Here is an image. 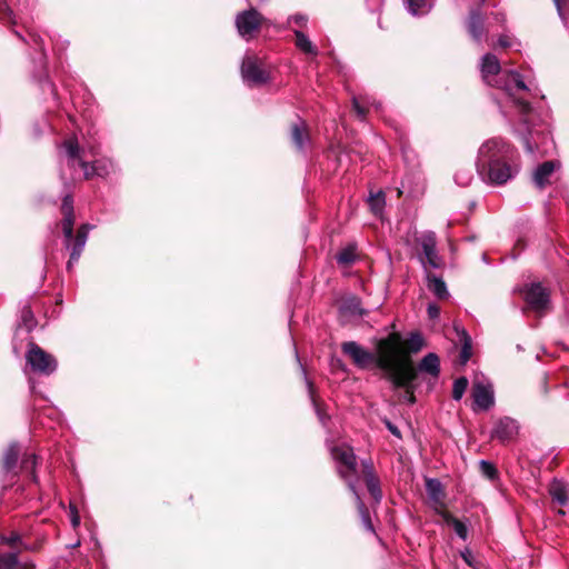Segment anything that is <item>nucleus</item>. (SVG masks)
I'll list each match as a JSON object with an SVG mask.
<instances>
[{"instance_id":"33","label":"nucleus","mask_w":569,"mask_h":569,"mask_svg":"<svg viewBox=\"0 0 569 569\" xmlns=\"http://www.w3.org/2000/svg\"><path fill=\"white\" fill-rule=\"evenodd\" d=\"M0 19L11 23H16L13 10L8 4L7 0H0Z\"/></svg>"},{"instance_id":"46","label":"nucleus","mask_w":569,"mask_h":569,"mask_svg":"<svg viewBox=\"0 0 569 569\" xmlns=\"http://www.w3.org/2000/svg\"><path fill=\"white\" fill-rule=\"evenodd\" d=\"M20 537L17 533H12L9 538L6 539V542L10 546H13L18 542Z\"/></svg>"},{"instance_id":"1","label":"nucleus","mask_w":569,"mask_h":569,"mask_svg":"<svg viewBox=\"0 0 569 569\" xmlns=\"http://www.w3.org/2000/svg\"><path fill=\"white\" fill-rule=\"evenodd\" d=\"M342 352L350 357L353 363L363 369L376 363L386 372L392 383L407 386L416 376V369L400 356L401 336L393 332L381 339L377 347V356L372 355L355 341L343 342Z\"/></svg>"},{"instance_id":"39","label":"nucleus","mask_w":569,"mask_h":569,"mask_svg":"<svg viewBox=\"0 0 569 569\" xmlns=\"http://www.w3.org/2000/svg\"><path fill=\"white\" fill-rule=\"evenodd\" d=\"M353 108L360 119H365L367 114V109L361 104L360 100L358 98H353Z\"/></svg>"},{"instance_id":"11","label":"nucleus","mask_w":569,"mask_h":569,"mask_svg":"<svg viewBox=\"0 0 569 569\" xmlns=\"http://www.w3.org/2000/svg\"><path fill=\"white\" fill-rule=\"evenodd\" d=\"M472 398L475 410H488L495 402L491 385L483 381H475L472 386Z\"/></svg>"},{"instance_id":"2","label":"nucleus","mask_w":569,"mask_h":569,"mask_svg":"<svg viewBox=\"0 0 569 569\" xmlns=\"http://www.w3.org/2000/svg\"><path fill=\"white\" fill-rule=\"evenodd\" d=\"M480 71L483 81L491 87L500 89L506 99L512 103L521 116L522 122L528 127V134L523 137V143L528 152L535 151L531 142L535 132L529 129L531 106L526 101L521 93L529 90L528 86L521 79V76L515 71L502 70L498 58L492 53H487L481 59Z\"/></svg>"},{"instance_id":"45","label":"nucleus","mask_w":569,"mask_h":569,"mask_svg":"<svg viewBox=\"0 0 569 569\" xmlns=\"http://www.w3.org/2000/svg\"><path fill=\"white\" fill-rule=\"evenodd\" d=\"M492 18L498 22V23H501L503 24L505 21H506V17L502 12H496V13H491Z\"/></svg>"},{"instance_id":"43","label":"nucleus","mask_w":569,"mask_h":569,"mask_svg":"<svg viewBox=\"0 0 569 569\" xmlns=\"http://www.w3.org/2000/svg\"><path fill=\"white\" fill-rule=\"evenodd\" d=\"M292 21L296 24H298L300 27H303L307 23V18L305 16H302V14H296V16L292 17Z\"/></svg>"},{"instance_id":"7","label":"nucleus","mask_w":569,"mask_h":569,"mask_svg":"<svg viewBox=\"0 0 569 569\" xmlns=\"http://www.w3.org/2000/svg\"><path fill=\"white\" fill-rule=\"evenodd\" d=\"M26 359L31 369L41 375L49 376L57 369L54 357L33 342L29 345Z\"/></svg>"},{"instance_id":"13","label":"nucleus","mask_w":569,"mask_h":569,"mask_svg":"<svg viewBox=\"0 0 569 569\" xmlns=\"http://www.w3.org/2000/svg\"><path fill=\"white\" fill-rule=\"evenodd\" d=\"M467 30L470 37L478 43L487 37L488 30L485 28V17L479 7L470 10Z\"/></svg>"},{"instance_id":"10","label":"nucleus","mask_w":569,"mask_h":569,"mask_svg":"<svg viewBox=\"0 0 569 569\" xmlns=\"http://www.w3.org/2000/svg\"><path fill=\"white\" fill-rule=\"evenodd\" d=\"M426 492L430 506L438 515L441 516L447 512L446 491L440 480L436 478L426 479Z\"/></svg>"},{"instance_id":"26","label":"nucleus","mask_w":569,"mask_h":569,"mask_svg":"<svg viewBox=\"0 0 569 569\" xmlns=\"http://www.w3.org/2000/svg\"><path fill=\"white\" fill-rule=\"evenodd\" d=\"M442 519L446 523L452 526L457 536H459L462 540L467 539V527L463 522H461L459 519L455 518L451 513L448 511L441 515Z\"/></svg>"},{"instance_id":"34","label":"nucleus","mask_w":569,"mask_h":569,"mask_svg":"<svg viewBox=\"0 0 569 569\" xmlns=\"http://www.w3.org/2000/svg\"><path fill=\"white\" fill-rule=\"evenodd\" d=\"M369 204L371 207V210L378 214L382 211V208L385 206V197L381 191H379L376 194H371L369 199Z\"/></svg>"},{"instance_id":"12","label":"nucleus","mask_w":569,"mask_h":569,"mask_svg":"<svg viewBox=\"0 0 569 569\" xmlns=\"http://www.w3.org/2000/svg\"><path fill=\"white\" fill-rule=\"evenodd\" d=\"M525 300L535 311H542L549 303V293L540 283H531L525 291Z\"/></svg>"},{"instance_id":"36","label":"nucleus","mask_w":569,"mask_h":569,"mask_svg":"<svg viewBox=\"0 0 569 569\" xmlns=\"http://www.w3.org/2000/svg\"><path fill=\"white\" fill-rule=\"evenodd\" d=\"M36 463H37V457L34 455H28V456H24L22 462H21V468L31 472L32 475V480L36 482L37 481V476L34 475V467H36Z\"/></svg>"},{"instance_id":"19","label":"nucleus","mask_w":569,"mask_h":569,"mask_svg":"<svg viewBox=\"0 0 569 569\" xmlns=\"http://www.w3.org/2000/svg\"><path fill=\"white\" fill-rule=\"evenodd\" d=\"M291 139L298 149H303L309 143V132L303 120H298L291 126Z\"/></svg>"},{"instance_id":"18","label":"nucleus","mask_w":569,"mask_h":569,"mask_svg":"<svg viewBox=\"0 0 569 569\" xmlns=\"http://www.w3.org/2000/svg\"><path fill=\"white\" fill-rule=\"evenodd\" d=\"M559 166L560 163L553 160L546 161L538 166L532 176L535 184L540 189L547 186L550 182L551 174Z\"/></svg>"},{"instance_id":"14","label":"nucleus","mask_w":569,"mask_h":569,"mask_svg":"<svg viewBox=\"0 0 569 569\" xmlns=\"http://www.w3.org/2000/svg\"><path fill=\"white\" fill-rule=\"evenodd\" d=\"M519 426L512 418L505 417L497 420L491 438L498 439L501 442L510 441L518 435Z\"/></svg>"},{"instance_id":"49","label":"nucleus","mask_w":569,"mask_h":569,"mask_svg":"<svg viewBox=\"0 0 569 569\" xmlns=\"http://www.w3.org/2000/svg\"><path fill=\"white\" fill-rule=\"evenodd\" d=\"M316 410L319 416V419L321 420L322 423H325V416L322 415V412L320 411V409L318 407H316Z\"/></svg>"},{"instance_id":"27","label":"nucleus","mask_w":569,"mask_h":569,"mask_svg":"<svg viewBox=\"0 0 569 569\" xmlns=\"http://www.w3.org/2000/svg\"><path fill=\"white\" fill-rule=\"evenodd\" d=\"M18 456H19V448L17 445H11L6 453H4V457H3V468L6 471H11L16 465H17V461H18Z\"/></svg>"},{"instance_id":"17","label":"nucleus","mask_w":569,"mask_h":569,"mask_svg":"<svg viewBox=\"0 0 569 569\" xmlns=\"http://www.w3.org/2000/svg\"><path fill=\"white\" fill-rule=\"evenodd\" d=\"M362 468H363L362 472H363V477L366 480L368 491L372 496V498L377 502H379L382 497V493H381V489H380L379 479L377 478V476L375 473L373 466H372L371 461H363Z\"/></svg>"},{"instance_id":"22","label":"nucleus","mask_w":569,"mask_h":569,"mask_svg":"<svg viewBox=\"0 0 569 569\" xmlns=\"http://www.w3.org/2000/svg\"><path fill=\"white\" fill-rule=\"evenodd\" d=\"M427 288L439 299H446L449 296L445 281L436 274L427 276Z\"/></svg>"},{"instance_id":"48","label":"nucleus","mask_w":569,"mask_h":569,"mask_svg":"<svg viewBox=\"0 0 569 569\" xmlns=\"http://www.w3.org/2000/svg\"><path fill=\"white\" fill-rule=\"evenodd\" d=\"M71 522H72V526L73 527H77L80 522V519L77 515H73L72 518H71Z\"/></svg>"},{"instance_id":"6","label":"nucleus","mask_w":569,"mask_h":569,"mask_svg":"<svg viewBox=\"0 0 569 569\" xmlns=\"http://www.w3.org/2000/svg\"><path fill=\"white\" fill-rule=\"evenodd\" d=\"M331 456L337 462L339 476L347 482L352 493H356L358 482L357 458L351 447L339 445L331 448Z\"/></svg>"},{"instance_id":"42","label":"nucleus","mask_w":569,"mask_h":569,"mask_svg":"<svg viewBox=\"0 0 569 569\" xmlns=\"http://www.w3.org/2000/svg\"><path fill=\"white\" fill-rule=\"evenodd\" d=\"M417 377V375L415 376ZM416 378H413L407 386H400L401 388H406L407 390V400L408 402L410 403H413L415 402V396H413V392L410 390V385L412 383V381L415 380ZM396 387H398L396 383H393Z\"/></svg>"},{"instance_id":"3","label":"nucleus","mask_w":569,"mask_h":569,"mask_svg":"<svg viewBox=\"0 0 569 569\" xmlns=\"http://www.w3.org/2000/svg\"><path fill=\"white\" fill-rule=\"evenodd\" d=\"M515 148L501 138L485 141L478 151L479 174L491 184H503L516 174L512 167Z\"/></svg>"},{"instance_id":"31","label":"nucleus","mask_w":569,"mask_h":569,"mask_svg":"<svg viewBox=\"0 0 569 569\" xmlns=\"http://www.w3.org/2000/svg\"><path fill=\"white\" fill-rule=\"evenodd\" d=\"M462 348L460 351L461 363L465 365L471 357V338L468 336L466 331H462Z\"/></svg>"},{"instance_id":"20","label":"nucleus","mask_w":569,"mask_h":569,"mask_svg":"<svg viewBox=\"0 0 569 569\" xmlns=\"http://www.w3.org/2000/svg\"><path fill=\"white\" fill-rule=\"evenodd\" d=\"M423 346V339L421 337L420 333L418 332H412L410 333L409 338L406 339V340H402L401 339V351H400V356L401 358L407 362L409 363L413 369L415 367L412 366V363L410 362L409 359H407L405 357V352H417L419 351Z\"/></svg>"},{"instance_id":"40","label":"nucleus","mask_w":569,"mask_h":569,"mask_svg":"<svg viewBox=\"0 0 569 569\" xmlns=\"http://www.w3.org/2000/svg\"><path fill=\"white\" fill-rule=\"evenodd\" d=\"M427 311H428L429 318H431V319H436L440 315V308L437 305H435V303H430L428 306Z\"/></svg>"},{"instance_id":"24","label":"nucleus","mask_w":569,"mask_h":569,"mask_svg":"<svg viewBox=\"0 0 569 569\" xmlns=\"http://www.w3.org/2000/svg\"><path fill=\"white\" fill-rule=\"evenodd\" d=\"M296 46L299 50H301L305 53L316 56L318 53L317 48L313 46V43L309 40V38L301 31L296 30Z\"/></svg>"},{"instance_id":"28","label":"nucleus","mask_w":569,"mask_h":569,"mask_svg":"<svg viewBox=\"0 0 569 569\" xmlns=\"http://www.w3.org/2000/svg\"><path fill=\"white\" fill-rule=\"evenodd\" d=\"M353 495L356 497L358 511L360 513V517H361V520H362V523H363L365 528L368 531L373 532V526H372V522H371V519H370V515H369V511H368L367 507L362 502V500H361V498H360V496H359L357 490H356V493H353Z\"/></svg>"},{"instance_id":"47","label":"nucleus","mask_w":569,"mask_h":569,"mask_svg":"<svg viewBox=\"0 0 569 569\" xmlns=\"http://www.w3.org/2000/svg\"><path fill=\"white\" fill-rule=\"evenodd\" d=\"M470 179H471V177H470V176H467V177L465 178V180L460 181V180H459V177H458V176H456V180H457V182H458L459 184H463V186L468 184V183H469V181H470Z\"/></svg>"},{"instance_id":"8","label":"nucleus","mask_w":569,"mask_h":569,"mask_svg":"<svg viewBox=\"0 0 569 569\" xmlns=\"http://www.w3.org/2000/svg\"><path fill=\"white\" fill-rule=\"evenodd\" d=\"M241 74L244 80L250 86H260L268 81L269 74L266 69L262 67V61L254 56H246L242 66H241Z\"/></svg>"},{"instance_id":"37","label":"nucleus","mask_w":569,"mask_h":569,"mask_svg":"<svg viewBox=\"0 0 569 569\" xmlns=\"http://www.w3.org/2000/svg\"><path fill=\"white\" fill-rule=\"evenodd\" d=\"M480 470L489 479H495L497 476L496 467L486 460L480 461Z\"/></svg>"},{"instance_id":"4","label":"nucleus","mask_w":569,"mask_h":569,"mask_svg":"<svg viewBox=\"0 0 569 569\" xmlns=\"http://www.w3.org/2000/svg\"><path fill=\"white\" fill-rule=\"evenodd\" d=\"M62 148L67 157L68 166L70 168L79 166L83 170V177L87 180L94 177H107L113 168L112 162L106 159H98L92 162L86 161V157H96L98 154L97 148L94 146L80 147L76 138L67 139L62 143Z\"/></svg>"},{"instance_id":"5","label":"nucleus","mask_w":569,"mask_h":569,"mask_svg":"<svg viewBox=\"0 0 569 569\" xmlns=\"http://www.w3.org/2000/svg\"><path fill=\"white\" fill-rule=\"evenodd\" d=\"M61 213L63 216L61 227L64 236V244L68 249H71L67 269L71 270L73 264L77 263L80 259V256L88 240L89 231L92 227L89 223L81 224L77 230L76 237L73 238L74 212L73 199L70 194L64 196L62 200Z\"/></svg>"},{"instance_id":"23","label":"nucleus","mask_w":569,"mask_h":569,"mask_svg":"<svg viewBox=\"0 0 569 569\" xmlns=\"http://www.w3.org/2000/svg\"><path fill=\"white\" fill-rule=\"evenodd\" d=\"M420 371L427 372L433 377H437L440 371V361L436 353H428L422 358L418 366Z\"/></svg>"},{"instance_id":"15","label":"nucleus","mask_w":569,"mask_h":569,"mask_svg":"<svg viewBox=\"0 0 569 569\" xmlns=\"http://www.w3.org/2000/svg\"><path fill=\"white\" fill-rule=\"evenodd\" d=\"M419 243L422 248L423 254H425L428 263L432 268H439L441 266V259L438 256V252L436 249L437 240H436L435 232L428 231V232H425L423 234H421V237L419 238Z\"/></svg>"},{"instance_id":"9","label":"nucleus","mask_w":569,"mask_h":569,"mask_svg":"<svg viewBox=\"0 0 569 569\" xmlns=\"http://www.w3.org/2000/svg\"><path fill=\"white\" fill-rule=\"evenodd\" d=\"M262 22L261 14L256 9H249L237 14L236 26L242 38H251L260 28Z\"/></svg>"},{"instance_id":"44","label":"nucleus","mask_w":569,"mask_h":569,"mask_svg":"<svg viewBox=\"0 0 569 569\" xmlns=\"http://www.w3.org/2000/svg\"><path fill=\"white\" fill-rule=\"evenodd\" d=\"M559 16L563 19L562 7L566 4V0H553Z\"/></svg>"},{"instance_id":"30","label":"nucleus","mask_w":569,"mask_h":569,"mask_svg":"<svg viewBox=\"0 0 569 569\" xmlns=\"http://www.w3.org/2000/svg\"><path fill=\"white\" fill-rule=\"evenodd\" d=\"M407 7L412 14L425 13L428 11L429 0H407Z\"/></svg>"},{"instance_id":"16","label":"nucleus","mask_w":569,"mask_h":569,"mask_svg":"<svg viewBox=\"0 0 569 569\" xmlns=\"http://www.w3.org/2000/svg\"><path fill=\"white\" fill-rule=\"evenodd\" d=\"M339 311L346 320H353L367 315V310L361 307L360 299L355 296L345 298L339 306Z\"/></svg>"},{"instance_id":"41","label":"nucleus","mask_w":569,"mask_h":569,"mask_svg":"<svg viewBox=\"0 0 569 569\" xmlns=\"http://www.w3.org/2000/svg\"><path fill=\"white\" fill-rule=\"evenodd\" d=\"M385 425L387 427V429L397 438H401V433H400V430L398 429L397 426H395L391 421L389 420H385Z\"/></svg>"},{"instance_id":"32","label":"nucleus","mask_w":569,"mask_h":569,"mask_svg":"<svg viewBox=\"0 0 569 569\" xmlns=\"http://www.w3.org/2000/svg\"><path fill=\"white\" fill-rule=\"evenodd\" d=\"M468 387V379L465 377H460L455 380L453 387H452V398L455 400H460L462 396L465 395Z\"/></svg>"},{"instance_id":"25","label":"nucleus","mask_w":569,"mask_h":569,"mask_svg":"<svg viewBox=\"0 0 569 569\" xmlns=\"http://www.w3.org/2000/svg\"><path fill=\"white\" fill-rule=\"evenodd\" d=\"M28 563H21L17 553L9 552L0 556V569H28Z\"/></svg>"},{"instance_id":"21","label":"nucleus","mask_w":569,"mask_h":569,"mask_svg":"<svg viewBox=\"0 0 569 569\" xmlns=\"http://www.w3.org/2000/svg\"><path fill=\"white\" fill-rule=\"evenodd\" d=\"M549 493L553 501L565 506L569 501V487L559 480H555L549 488Z\"/></svg>"},{"instance_id":"50","label":"nucleus","mask_w":569,"mask_h":569,"mask_svg":"<svg viewBox=\"0 0 569 569\" xmlns=\"http://www.w3.org/2000/svg\"><path fill=\"white\" fill-rule=\"evenodd\" d=\"M558 513H559V515H561V516H563V515H565V511L560 509V510L558 511Z\"/></svg>"},{"instance_id":"35","label":"nucleus","mask_w":569,"mask_h":569,"mask_svg":"<svg viewBox=\"0 0 569 569\" xmlns=\"http://www.w3.org/2000/svg\"><path fill=\"white\" fill-rule=\"evenodd\" d=\"M21 320L28 331L32 330L36 322H34V317H33V313H32V310L30 309V307H24L21 310Z\"/></svg>"},{"instance_id":"38","label":"nucleus","mask_w":569,"mask_h":569,"mask_svg":"<svg viewBox=\"0 0 569 569\" xmlns=\"http://www.w3.org/2000/svg\"><path fill=\"white\" fill-rule=\"evenodd\" d=\"M516 40L509 34H501L498 38V46L501 48H511Z\"/></svg>"},{"instance_id":"29","label":"nucleus","mask_w":569,"mask_h":569,"mask_svg":"<svg viewBox=\"0 0 569 569\" xmlns=\"http://www.w3.org/2000/svg\"><path fill=\"white\" fill-rule=\"evenodd\" d=\"M356 260V247L350 244L346 248H343L338 254H337V261L339 264L342 266H349Z\"/></svg>"},{"instance_id":"51","label":"nucleus","mask_w":569,"mask_h":569,"mask_svg":"<svg viewBox=\"0 0 569 569\" xmlns=\"http://www.w3.org/2000/svg\"><path fill=\"white\" fill-rule=\"evenodd\" d=\"M308 385H309V388H310L309 393H311V395H312V390H311V385H310V382H308Z\"/></svg>"}]
</instances>
